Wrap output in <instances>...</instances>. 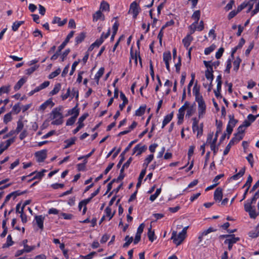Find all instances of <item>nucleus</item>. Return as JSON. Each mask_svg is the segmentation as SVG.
I'll return each mask as SVG.
<instances>
[{
    "label": "nucleus",
    "instance_id": "nucleus-1",
    "mask_svg": "<svg viewBox=\"0 0 259 259\" xmlns=\"http://www.w3.org/2000/svg\"><path fill=\"white\" fill-rule=\"evenodd\" d=\"M52 118L53 120L51 123L53 125H60L63 123V115L61 113L60 108H55L51 113Z\"/></svg>",
    "mask_w": 259,
    "mask_h": 259
},
{
    "label": "nucleus",
    "instance_id": "nucleus-2",
    "mask_svg": "<svg viewBox=\"0 0 259 259\" xmlns=\"http://www.w3.org/2000/svg\"><path fill=\"white\" fill-rule=\"evenodd\" d=\"M198 103V112L199 118L203 117L206 112V104L203 100V97L195 100Z\"/></svg>",
    "mask_w": 259,
    "mask_h": 259
},
{
    "label": "nucleus",
    "instance_id": "nucleus-3",
    "mask_svg": "<svg viewBox=\"0 0 259 259\" xmlns=\"http://www.w3.org/2000/svg\"><path fill=\"white\" fill-rule=\"evenodd\" d=\"M186 235L183 234L182 232H180L177 235V231H174L172 232L171 239L172 240L173 242L177 246L180 245L183 240L185 239Z\"/></svg>",
    "mask_w": 259,
    "mask_h": 259
},
{
    "label": "nucleus",
    "instance_id": "nucleus-4",
    "mask_svg": "<svg viewBox=\"0 0 259 259\" xmlns=\"http://www.w3.org/2000/svg\"><path fill=\"white\" fill-rule=\"evenodd\" d=\"M189 103L188 101H186L184 104L179 109L178 113L177 114V118L178 119V124H181L183 122L185 111L186 109L189 107Z\"/></svg>",
    "mask_w": 259,
    "mask_h": 259
},
{
    "label": "nucleus",
    "instance_id": "nucleus-5",
    "mask_svg": "<svg viewBox=\"0 0 259 259\" xmlns=\"http://www.w3.org/2000/svg\"><path fill=\"white\" fill-rule=\"evenodd\" d=\"M140 10L141 8L139 6V5L137 3L136 1H134L131 4L129 13L132 14L133 18L134 19L137 18Z\"/></svg>",
    "mask_w": 259,
    "mask_h": 259
},
{
    "label": "nucleus",
    "instance_id": "nucleus-6",
    "mask_svg": "<svg viewBox=\"0 0 259 259\" xmlns=\"http://www.w3.org/2000/svg\"><path fill=\"white\" fill-rule=\"evenodd\" d=\"M257 117H258L257 115H253L251 114H249L247 116V119H245L240 125H239L237 130H242L243 127H247L249 126L254 121H255Z\"/></svg>",
    "mask_w": 259,
    "mask_h": 259
},
{
    "label": "nucleus",
    "instance_id": "nucleus-7",
    "mask_svg": "<svg viewBox=\"0 0 259 259\" xmlns=\"http://www.w3.org/2000/svg\"><path fill=\"white\" fill-rule=\"evenodd\" d=\"M244 207L245 211L248 213L250 218L255 219L259 214V212H256L254 206H252L250 204H244Z\"/></svg>",
    "mask_w": 259,
    "mask_h": 259
},
{
    "label": "nucleus",
    "instance_id": "nucleus-8",
    "mask_svg": "<svg viewBox=\"0 0 259 259\" xmlns=\"http://www.w3.org/2000/svg\"><path fill=\"white\" fill-rule=\"evenodd\" d=\"M147 149L146 145H142L138 144L133 148L132 155L136 154L137 156L141 155L143 152H145Z\"/></svg>",
    "mask_w": 259,
    "mask_h": 259
},
{
    "label": "nucleus",
    "instance_id": "nucleus-9",
    "mask_svg": "<svg viewBox=\"0 0 259 259\" xmlns=\"http://www.w3.org/2000/svg\"><path fill=\"white\" fill-rule=\"evenodd\" d=\"M35 155L38 162H42L47 158V150L43 149L40 151H37L35 153Z\"/></svg>",
    "mask_w": 259,
    "mask_h": 259
},
{
    "label": "nucleus",
    "instance_id": "nucleus-10",
    "mask_svg": "<svg viewBox=\"0 0 259 259\" xmlns=\"http://www.w3.org/2000/svg\"><path fill=\"white\" fill-rule=\"evenodd\" d=\"M223 189L218 187L214 192L213 198L215 201H221L223 198Z\"/></svg>",
    "mask_w": 259,
    "mask_h": 259
},
{
    "label": "nucleus",
    "instance_id": "nucleus-11",
    "mask_svg": "<svg viewBox=\"0 0 259 259\" xmlns=\"http://www.w3.org/2000/svg\"><path fill=\"white\" fill-rule=\"evenodd\" d=\"M229 120L226 130H233V128L238 122V120L234 119L233 115H229Z\"/></svg>",
    "mask_w": 259,
    "mask_h": 259
},
{
    "label": "nucleus",
    "instance_id": "nucleus-12",
    "mask_svg": "<svg viewBox=\"0 0 259 259\" xmlns=\"http://www.w3.org/2000/svg\"><path fill=\"white\" fill-rule=\"evenodd\" d=\"M245 40L243 38H241L240 39V41H239L238 44L237 45V46H236L234 48H232V49L231 50V57L232 58H234V54L236 52V51L238 49L242 48V47L243 46V45L245 44Z\"/></svg>",
    "mask_w": 259,
    "mask_h": 259
},
{
    "label": "nucleus",
    "instance_id": "nucleus-13",
    "mask_svg": "<svg viewBox=\"0 0 259 259\" xmlns=\"http://www.w3.org/2000/svg\"><path fill=\"white\" fill-rule=\"evenodd\" d=\"M193 39V37L190 34H187L183 39L182 42L186 49H188L191 42Z\"/></svg>",
    "mask_w": 259,
    "mask_h": 259
},
{
    "label": "nucleus",
    "instance_id": "nucleus-14",
    "mask_svg": "<svg viewBox=\"0 0 259 259\" xmlns=\"http://www.w3.org/2000/svg\"><path fill=\"white\" fill-rule=\"evenodd\" d=\"M35 220L38 227L40 230H42L44 229L45 217L42 216V215H36L35 217Z\"/></svg>",
    "mask_w": 259,
    "mask_h": 259
},
{
    "label": "nucleus",
    "instance_id": "nucleus-15",
    "mask_svg": "<svg viewBox=\"0 0 259 259\" xmlns=\"http://www.w3.org/2000/svg\"><path fill=\"white\" fill-rule=\"evenodd\" d=\"M230 236L228 238L226 239L224 241V243L225 244H234L236 243L237 241L240 240V238L238 237H235L234 234H230Z\"/></svg>",
    "mask_w": 259,
    "mask_h": 259
},
{
    "label": "nucleus",
    "instance_id": "nucleus-16",
    "mask_svg": "<svg viewBox=\"0 0 259 259\" xmlns=\"http://www.w3.org/2000/svg\"><path fill=\"white\" fill-rule=\"evenodd\" d=\"M76 140L77 138L75 137L65 140L64 142L66 144L64 145L63 149H67L70 147L72 145L75 144Z\"/></svg>",
    "mask_w": 259,
    "mask_h": 259
},
{
    "label": "nucleus",
    "instance_id": "nucleus-17",
    "mask_svg": "<svg viewBox=\"0 0 259 259\" xmlns=\"http://www.w3.org/2000/svg\"><path fill=\"white\" fill-rule=\"evenodd\" d=\"M65 45L62 43L58 48V49L56 53L51 57V60H56L58 57L61 55V51L65 47Z\"/></svg>",
    "mask_w": 259,
    "mask_h": 259
},
{
    "label": "nucleus",
    "instance_id": "nucleus-18",
    "mask_svg": "<svg viewBox=\"0 0 259 259\" xmlns=\"http://www.w3.org/2000/svg\"><path fill=\"white\" fill-rule=\"evenodd\" d=\"M55 104L53 102L52 99H49L43 103L39 106V110L44 111L45 110L49 105H51V107H52L54 106Z\"/></svg>",
    "mask_w": 259,
    "mask_h": 259
},
{
    "label": "nucleus",
    "instance_id": "nucleus-19",
    "mask_svg": "<svg viewBox=\"0 0 259 259\" xmlns=\"http://www.w3.org/2000/svg\"><path fill=\"white\" fill-rule=\"evenodd\" d=\"M27 78L23 77L20 79L16 84L14 87V90L15 91H17L23 85V84L26 82Z\"/></svg>",
    "mask_w": 259,
    "mask_h": 259
},
{
    "label": "nucleus",
    "instance_id": "nucleus-20",
    "mask_svg": "<svg viewBox=\"0 0 259 259\" xmlns=\"http://www.w3.org/2000/svg\"><path fill=\"white\" fill-rule=\"evenodd\" d=\"M88 116V114H84L82 115L78 119V122H77V126L75 130H80V128H82L84 124H83V121L87 118V117Z\"/></svg>",
    "mask_w": 259,
    "mask_h": 259
},
{
    "label": "nucleus",
    "instance_id": "nucleus-21",
    "mask_svg": "<svg viewBox=\"0 0 259 259\" xmlns=\"http://www.w3.org/2000/svg\"><path fill=\"white\" fill-rule=\"evenodd\" d=\"M173 116L174 111L165 115L164 117L161 127L163 128L167 123H168L171 120Z\"/></svg>",
    "mask_w": 259,
    "mask_h": 259
},
{
    "label": "nucleus",
    "instance_id": "nucleus-22",
    "mask_svg": "<svg viewBox=\"0 0 259 259\" xmlns=\"http://www.w3.org/2000/svg\"><path fill=\"white\" fill-rule=\"evenodd\" d=\"M245 171V168L244 167L242 168L238 173L232 176L230 178V179L234 180V181L238 180L240 178L242 177L244 175Z\"/></svg>",
    "mask_w": 259,
    "mask_h": 259
},
{
    "label": "nucleus",
    "instance_id": "nucleus-23",
    "mask_svg": "<svg viewBox=\"0 0 259 259\" xmlns=\"http://www.w3.org/2000/svg\"><path fill=\"white\" fill-rule=\"evenodd\" d=\"M67 22V19H64L63 20H61V19L58 17H54L53 20L52 21V23L53 24H58V26H62L65 25Z\"/></svg>",
    "mask_w": 259,
    "mask_h": 259
},
{
    "label": "nucleus",
    "instance_id": "nucleus-24",
    "mask_svg": "<svg viewBox=\"0 0 259 259\" xmlns=\"http://www.w3.org/2000/svg\"><path fill=\"white\" fill-rule=\"evenodd\" d=\"M245 131H238V133L235 134V136L232 139H235L236 143L241 140L244 136Z\"/></svg>",
    "mask_w": 259,
    "mask_h": 259
},
{
    "label": "nucleus",
    "instance_id": "nucleus-25",
    "mask_svg": "<svg viewBox=\"0 0 259 259\" xmlns=\"http://www.w3.org/2000/svg\"><path fill=\"white\" fill-rule=\"evenodd\" d=\"M154 158V155L153 154L149 155L144 160L143 164V169H147L148 164L152 161Z\"/></svg>",
    "mask_w": 259,
    "mask_h": 259
},
{
    "label": "nucleus",
    "instance_id": "nucleus-26",
    "mask_svg": "<svg viewBox=\"0 0 259 259\" xmlns=\"http://www.w3.org/2000/svg\"><path fill=\"white\" fill-rule=\"evenodd\" d=\"M85 36H86V33L84 32H82L80 33L79 34H78V35L77 36H76L75 38V41L76 45H78V44L82 42L84 40V39L85 37Z\"/></svg>",
    "mask_w": 259,
    "mask_h": 259
},
{
    "label": "nucleus",
    "instance_id": "nucleus-27",
    "mask_svg": "<svg viewBox=\"0 0 259 259\" xmlns=\"http://www.w3.org/2000/svg\"><path fill=\"white\" fill-rule=\"evenodd\" d=\"M146 173V170L145 169H143L139 176L138 182L136 185V187L137 189H138L139 187H140L142 183V180L143 179L144 176H145Z\"/></svg>",
    "mask_w": 259,
    "mask_h": 259
},
{
    "label": "nucleus",
    "instance_id": "nucleus-28",
    "mask_svg": "<svg viewBox=\"0 0 259 259\" xmlns=\"http://www.w3.org/2000/svg\"><path fill=\"white\" fill-rule=\"evenodd\" d=\"M236 143L235 142V139H232L229 143H228V144L227 145V146L226 147L224 151V152H223V155L224 156H225L226 155H227L228 154V153L229 152L230 150V149L231 148V147L234 145Z\"/></svg>",
    "mask_w": 259,
    "mask_h": 259
},
{
    "label": "nucleus",
    "instance_id": "nucleus-29",
    "mask_svg": "<svg viewBox=\"0 0 259 259\" xmlns=\"http://www.w3.org/2000/svg\"><path fill=\"white\" fill-rule=\"evenodd\" d=\"M61 84L60 83H57L55 84L54 89L49 93V96H54L59 93L61 90Z\"/></svg>",
    "mask_w": 259,
    "mask_h": 259
},
{
    "label": "nucleus",
    "instance_id": "nucleus-30",
    "mask_svg": "<svg viewBox=\"0 0 259 259\" xmlns=\"http://www.w3.org/2000/svg\"><path fill=\"white\" fill-rule=\"evenodd\" d=\"M14 241L12 240V238L11 235H9L7 238V241L3 245V248H8L14 244Z\"/></svg>",
    "mask_w": 259,
    "mask_h": 259
},
{
    "label": "nucleus",
    "instance_id": "nucleus-31",
    "mask_svg": "<svg viewBox=\"0 0 259 259\" xmlns=\"http://www.w3.org/2000/svg\"><path fill=\"white\" fill-rule=\"evenodd\" d=\"M193 93L195 97V100L199 99L200 97H202L201 95L200 94V87H197V84H196L193 89Z\"/></svg>",
    "mask_w": 259,
    "mask_h": 259
},
{
    "label": "nucleus",
    "instance_id": "nucleus-32",
    "mask_svg": "<svg viewBox=\"0 0 259 259\" xmlns=\"http://www.w3.org/2000/svg\"><path fill=\"white\" fill-rule=\"evenodd\" d=\"M200 17V11L196 10L192 15V18L195 20L194 24H198Z\"/></svg>",
    "mask_w": 259,
    "mask_h": 259
},
{
    "label": "nucleus",
    "instance_id": "nucleus-33",
    "mask_svg": "<svg viewBox=\"0 0 259 259\" xmlns=\"http://www.w3.org/2000/svg\"><path fill=\"white\" fill-rule=\"evenodd\" d=\"M241 61L240 57H237L233 62V69L235 71L237 72L238 70Z\"/></svg>",
    "mask_w": 259,
    "mask_h": 259
},
{
    "label": "nucleus",
    "instance_id": "nucleus-34",
    "mask_svg": "<svg viewBox=\"0 0 259 259\" xmlns=\"http://www.w3.org/2000/svg\"><path fill=\"white\" fill-rule=\"evenodd\" d=\"M104 67H101L98 72L96 73L95 75V79L97 80V83L99 82V80L100 78L102 77V76L103 75L104 72Z\"/></svg>",
    "mask_w": 259,
    "mask_h": 259
},
{
    "label": "nucleus",
    "instance_id": "nucleus-35",
    "mask_svg": "<svg viewBox=\"0 0 259 259\" xmlns=\"http://www.w3.org/2000/svg\"><path fill=\"white\" fill-rule=\"evenodd\" d=\"M130 55H131V57H130V62H131V59H134V60H138V59L139 58V55H140V52L139 50H136L135 52L134 53V52L132 50V48L130 51Z\"/></svg>",
    "mask_w": 259,
    "mask_h": 259
},
{
    "label": "nucleus",
    "instance_id": "nucleus-36",
    "mask_svg": "<svg viewBox=\"0 0 259 259\" xmlns=\"http://www.w3.org/2000/svg\"><path fill=\"white\" fill-rule=\"evenodd\" d=\"M68 113L69 115H73V116L77 117L79 113V109L77 108V105L71 109L69 110L68 111Z\"/></svg>",
    "mask_w": 259,
    "mask_h": 259
},
{
    "label": "nucleus",
    "instance_id": "nucleus-37",
    "mask_svg": "<svg viewBox=\"0 0 259 259\" xmlns=\"http://www.w3.org/2000/svg\"><path fill=\"white\" fill-rule=\"evenodd\" d=\"M146 107V105L141 106L138 109L136 110L135 115L138 116L143 115L145 113Z\"/></svg>",
    "mask_w": 259,
    "mask_h": 259
},
{
    "label": "nucleus",
    "instance_id": "nucleus-38",
    "mask_svg": "<svg viewBox=\"0 0 259 259\" xmlns=\"http://www.w3.org/2000/svg\"><path fill=\"white\" fill-rule=\"evenodd\" d=\"M24 23V21H15L13 23L12 26V29L13 31H16L18 30L19 27Z\"/></svg>",
    "mask_w": 259,
    "mask_h": 259
},
{
    "label": "nucleus",
    "instance_id": "nucleus-39",
    "mask_svg": "<svg viewBox=\"0 0 259 259\" xmlns=\"http://www.w3.org/2000/svg\"><path fill=\"white\" fill-rule=\"evenodd\" d=\"M104 17L100 10L97 11L95 13H94L93 15V20L94 22H96L99 19H100L102 17Z\"/></svg>",
    "mask_w": 259,
    "mask_h": 259
},
{
    "label": "nucleus",
    "instance_id": "nucleus-40",
    "mask_svg": "<svg viewBox=\"0 0 259 259\" xmlns=\"http://www.w3.org/2000/svg\"><path fill=\"white\" fill-rule=\"evenodd\" d=\"M171 59V55L170 51L165 52L163 53V60L164 62H169Z\"/></svg>",
    "mask_w": 259,
    "mask_h": 259
},
{
    "label": "nucleus",
    "instance_id": "nucleus-41",
    "mask_svg": "<svg viewBox=\"0 0 259 259\" xmlns=\"http://www.w3.org/2000/svg\"><path fill=\"white\" fill-rule=\"evenodd\" d=\"M161 192V188L157 189L156 190V192H155V193L152 194V195H151L150 196L149 200L151 202H153L158 197V196L160 194Z\"/></svg>",
    "mask_w": 259,
    "mask_h": 259
},
{
    "label": "nucleus",
    "instance_id": "nucleus-42",
    "mask_svg": "<svg viewBox=\"0 0 259 259\" xmlns=\"http://www.w3.org/2000/svg\"><path fill=\"white\" fill-rule=\"evenodd\" d=\"M215 48L216 46L214 44H212L210 46L204 49V53L205 55H208L212 52Z\"/></svg>",
    "mask_w": 259,
    "mask_h": 259
},
{
    "label": "nucleus",
    "instance_id": "nucleus-43",
    "mask_svg": "<svg viewBox=\"0 0 259 259\" xmlns=\"http://www.w3.org/2000/svg\"><path fill=\"white\" fill-rule=\"evenodd\" d=\"M27 193V190L21 191L20 190H17L11 192V195L13 196V199L14 200L17 196L23 195Z\"/></svg>",
    "mask_w": 259,
    "mask_h": 259
},
{
    "label": "nucleus",
    "instance_id": "nucleus-44",
    "mask_svg": "<svg viewBox=\"0 0 259 259\" xmlns=\"http://www.w3.org/2000/svg\"><path fill=\"white\" fill-rule=\"evenodd\" d=\"M46 171L45 169H42L41 171L37 172L36 171V173L34 174L35 175L33 176V179H38L40 180L44 176V173Z\"/></svg>",
    "mask_w": 259,
    "mask_h": 259
},
{
    "label": "nucleus",
    "instance_id": "nucleus-45",
    "mask_svg": "<svg viewBox=\"0 0 259 259\" xmlns=\"http://www.w3.org/2000/svg\"><path fill=\"white\" fill-rule=\"evenodd\" d=\"M100 10L102 11H106L109 10V5L108 3L103 1L100 4Z\"/></svg>",
    "mask_w": 259,
    "mask_h": 259
},
{
    "label": "nucleus",
    "instance_id": "nucleus-46",
    "mask_svg": "<svg viewBox=\"0 0 259 259\" xmlns=\"http://www.w3.org/2000/svg\"><path fill=\"white\" fill-rule=\"evenodd\" d=\"M20 103L15 104L13 106L11 112L14 113L15 114H18L21 111V108L20 106Z\"/></svg>",
    "mask_w": 259,
    "mask_h": 259
},
{
    "label": "nucleus",
    "instance_id": "nucleus-47",
    "mask_svg": "<svg viewBox=\"0 0 259 259\" xmlns=\"http://www.w3.org/2000/svg\"><path fill=\"white\" fill-rule=\"evenodd\" d=\"M88 161L87 159H84L83 160V162L77 164V170L79 171H84L85 169V165L87 163Z\"/></svg>",
    "mask_w": 259,
    "mask_h": 259
},
{
    "label": "nucleus",
    "instance_id": "nucleus-48",
    "mask_svg": "<svg viewBox=\"0 0 259 259\" xmlns=\"http://www.w3.org/2000/svg\"><path fill=\"white\" fill-rule=\"evenodd\" d=\"M124 240L126 242L123 244V247L126 248L133 242V238L132 237H130L129 236L127 235L125 236V237L124 238Z\"/></svg>",
    "mask_w": 259,
    "mask_h": 259
},
{
    "label": "nucleus",
    "instance_id": "nucleus-49",
    "mask_svg": "<svg viewBox=\"0 0 259 259\" xmlns=\"http://www.w3.org/2000/svg\"><path fill=\"white\" fill-rule=\"evenodd\" d=\"M39 67L38 65H35L32 67H31L26 70V74L27 75H31Z\"/></svg>",
    "mask_w": 259,
    "mask_h": 259
},
{
    "label": "nucleus",
    "instance_id": "nucleus-50",
    "mask_svg": "<svg viewBox=\"0 0 259 259\" xmlns=\"http://www.w3.org/2000/svg\"><path fill=\"white\" fill-rule=\"evenodd\" d=\"M75 31H71L67 35L66 38L64 41L62 42L65 46L69 42L70 39L73 36Z\"/></svg>",
    "mask_w": 259,
    "mask_h": 259
},
{
    "label": "nucleus",
    "instance_id": "nucleus-51",
    "mask_svg": "<svg viewBox=\"0 0 259 259\" xmlns=\"http://www.w3.org/2000/svg\"><path fill=\"white\" fill-rule=\"evenodd\" d=\"M10 90V85L2 86L0 88V96L5 93H8Z\"/></svg>",
    "mask_w": 259,
    "mask_h": 259
},
{
    "label": "nucleus",
    "instance_id": "nucleus-52",
    "mask_svg": "<svg viewBox=\"0 0 259 259\" xmlns=\"http://www.w3.org/2000/svg\"><path fill=\"white\" fill-rule=\"evenodd\" d=\"M105 212L106 217L109 218V221L114 216V212L111 214V208L109 206H107L105 209Z\"/></svg>",
    "mask_w": 259,
    "mask_h": 259
},
{
    "label": "nucleus",
    "instance_id": "nucleus-53",
    "mask_svg": "<svg viewBox=\"0 0 259 259\" xmlns=\"http://www.w3.org/2000/svg\"><path fill=\"white\" fill-rule=\"evenodd\" d=\"M96 254H97L96 252L92 251L86 255H80L79 259H92Z\"/></svg>",
    "mask_w": 259,
    "mask_h": 259
},
{
    "label": "nucleus",
    "instance_id": "nucleus-54",
    "mask_svg": "<svg viewBox=\"0 0 259 259\" xmlns=\"http://www.w3.org/2000/svg\"><path fill=\"white\" fill-rule=\"evenodd\" d=\"M61 72V69L60 68H58L55 71L51 72L49 76H48V78L49 79H53L55 77H56V76H57Z\"/></svg>",
    "mask_w": 259,
    "mask_h": 259
},
{
    "label": "nucleus",
    "instance_id": "nucleus-55",
    "mask_svg": "<svg viewBox=\"0 0 259 259\" xmlns=\"http://www.w3.org/2000/svg\"><path fill=\"white\" fill-rule=\"evenodd\" d=\"M205 76L207 80H210V82H212L214 78L213 72H209L208 70H205Z\"/></svg>",
    "mask_w": 259,
    "mask_h": 259
},
{
    "label": "nucleus",
    "instance_id": "nucleus-56",
    "mask_svg": "<svg viewBox=\"0 0 259 259\" xmlns=\"http://www.w3.org/2000/svg\"><path fill=\"white\" fill-rule=\"evenodd\" d=\"M252 182V178L251 176V175H249L247 178V181H246L245 184L242 187V188L246 187L247 188L249 189L250 187L251 186Z\"/></svg>",
    "mask_w": 259,
    "mask_h": 259
},
{
    "label": "nucleus",
    "instance_id": "nucleus-57",
    "mask_svg": "<svg viewBox=\"0 0 259 259\" xmlns=\"http://www.w3.org/2000/svg\"><path fill=\"white\" fill-rule=\"evenodd\" d=\"M148 237L149 238V240L151 242H153L155 238H154V236L155 235L154 232L153 231H152L151 227H150L148 229Z\"/></svg>",
    "mask_w": 259,
    "mask_h": 259
},
{
    "label": "nucleus",
    "instance_id": "nucleus-58",
    "mask_svg": "<svg viewBox=\"0 0 259 259\" xmlns=\"http://www.w3.org/2000/svg\"><path fill=\"white\" fill-rule=\"evenodd\" d=\"M232 67V61L231 59L229 58L226 61V67L225 70V72L229 73L230 72V69Z\"/></svg>",
    "mask_w": 259,
    "mask_h": 259
},
{
    "label": "nucleus",
    "instance_id": "nucleus-59",
    "mask_svg": "<svg viewBox=\"0 0 259 259\" xmlns=\"http://www.w3.org/2000/svg\"><path fill=\"white\" fill-rule=\"evenodd\" d=\"M213 132H210L207 135L206 143H205L204 144H206V145H210L212 143L213 140Z\"/></svg>",
    "mask_w": 259,
    "mask_h": 259
},
{
    "label": "nucleus",
    "instance_id": "nucleus-60",
    "mask_svg": "<svg viewBox=\"0 0 259 259\" xmlns=\"http://www.w3.org/2000/svg\"><path fill=\"white\" fill-rule=\"evenodd\" d=\"M219 145L217 146L216 143H212L210 145L211 150L213 151L214 155H216L219 149Z\"/></svg>",
    "mask_w": 259,
    "mask_h": 259
},
{
    "label": "nucleus",
    "instance_id": "nucleus-61",
    "mask_svg": "<svg viewBox=\"0 0 259 259\" xmlns=\"http://www.w3.org/2000/svg\"><path fill=\"white\" fill-rule=\"evenodd\" d=\"M77 117L72 116L70 118H69L66 123V125H73Z\"/></svg>",
    "mask_w": 259,
    "mask_h": 259
},
{
    "label": "nucleus",
    "instance_id": "nucleus-62",
    "mask_svg": "<svg viewBox=\"0 0 259 259\" xmlns=\"http://www.w3.org/2000/svg\"><path fill=\"white\" fill-rule=\"evenodd\" d=\"M12 119L11 112H9L5 115L4 117V122L7 123L11 121Z\"/></svg>",
    "mask_w": 259,
    "mask_h": 259
},
{
    "label": "nucleus",
    "instance_id": "nucleus-63",
    "mask_svg": "<svg viewBox=\"0 0 259 259\" xmlns=\"http://www.w3.org/2000/svg\"><path fill=\"white\" fill-rule=\"evenodd\" d=\"M70 50L69 49H67L65 50L62 54L60 55L61 57V61L63 62L64 61L66 57L68 56L69 53H70Z\"/></svg>",
    "mask_w": 259,
    "mask_h": 259
},
{
    "label": "nucleus",
    "instance_id": "nucleus-64",
    "mask_svg": "<svg viewBox=\"0 0 259 259\" xmlns=\"http://www.w3.org/2000/svg\"><path fill=\"white\" fill-rule=\"evenodd\" d=\"M224 52V48L221 47L215 53V58L217 59L221 58V57L222 56Z\"/></svg>",
    "mask_w": 259,
    "mask_h": 259
}]
</instances>
